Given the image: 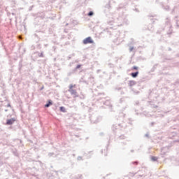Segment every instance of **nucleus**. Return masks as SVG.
Returning a JSON list of instances; mask_svg holds the SVG:
<instances>
[{"instance_id": "f257e3e1", "label": "nucleus", "mask_w": 179, "mask_h": 179, "mask_svg": "<svg viewBox=\"0 0 179 179\" xmlns=\"http://www.w3.org/2000/svg\"><path fill=\"white\" fill-rule=\"evenodd\" d=\"M90 120L92 124H97V122L101 121V117L96 114H93L90 117Z\"/></svg>"}, {"instance_id": "f03ea898", "label": "nucleus", "mask_w": 179, "mask_h": 179, "mask_svg": "<svg viewBox=\"0 0 179 179\" xmlns=\"http://www.w3.org/2000/svg\"><path fill=\"white\" fill-rule=\"evenodd\" d=\"M83 43L85 45H86V44H93V43H94V41H93V39H92V37L88 36L83 41Z\"/></svg>"}, {"instance_id": "7ed1b4c3", "label": "nucleus", "mask_w": 179, "mask_h": 179, "mask_svg": "<svg viewBox=\"0 0 179 179\" xmlns=\"http://www.w3.org/2000/svg\"><path fill=\"white\" fill-rule=\"evenodd\" d=\"M15 121H16V118L15 117L8 119L6 120V125H13V124H15Z\"/></svg>"}, {"instance_id": "20e7f679", "label": "nucleus", "mask_w": 179, "mask_h": 179, "mask_svg": "<svg viewBox=\"0 0 179 179\" xmlns=\"http://www.w3.org/2000/svg\"><path fill=\"white\" fill-rule=\"evenodd\" d=\"M69 93H71V96H74V97H78V92H76V90H69Z\"/></svg>"}, {"instance_id": "39448f33", "label": "nucleus", "mask_w": 179, "mask_h": 179, "mask_svg": "<svg viewBox=\"0 0 179 179\" xmlns=\"http://www.w3.org/2000/svg\"><path fill=\"white\" fill-rule=\"evenodd\" d=\"M10 150L14 156H16V157H19V152H17V150L16 148H11Z\"/></svg>"}, {"instance_id": "423d86ee", "label": "nucleus", "mask_w": 179, "mask_h": 179, "mask_svg": "<svg viewBox=\"0 0 179 179\" xmlns=\"http://www.w3.org/2000/svg\"><path fill=\"white\" fill-rule=\"evenodd\" d=\"M103 105L107 106L108 107H113L111 105V101L110 100L103 101Z\"/></svg>"}, {"instance_id": "0eeeda50", "label": "nucleus", "mask_w": 179, "mask_h": 179, "mask_svg": "<svg viewBox=\"0 0 179 179\" xmlns=\"http://www.w3.org/2000/svg\"><path fill=\"white\" fill-rule=\"evenodd\" d=\"M52 106V101L51 99H49V100L48 101V102L46 103V104H45V107L46 108H48V107H50V106Z\"/></svg>"}, {"instance_id": "6e6552de", "label": "nucleus", "mask_w": 179, "mask_h": 179, "mask_svg": "<svg viewBox=\"0 0 179 179\" xmlns=\"http://www.w3.org/2000/svg\"><path fill=\"white\" fill-rule=\"evenodd\" d=\"M138 75H139V71L133 72L130 74L131 78H138Z\"/></svg>"}, {"instance_id": "1a4fd4ad", "label": "nucleus", "mask_w": 179, "mask_h": 179, "mask_svg": "<svg viewBox=\"0 0 179 179\" xmlns=\"http://www.w3.org/2000/svg\"><path fill=\"white\" fill-rule=\"evenodd\" d=\"M115 129H120V124H113L112 127V131L115 132Z\"/></svg>"}, {"instance_id": "9d476101", "label": "nucleus", "mask_w": 179, "mask_h": 179, "mask_svg": "<svg viewBox=\"0 0 179 179\" xmlns=\"http://www.w3.org/2000/svg\"><path fill=\"white\" fill-rule=\"evenodd\" d=\"M135 85H136V81L135 80L129 81V86H130V87H132V86H135Z\"/></svg>"}, {"instance_id": "9b49d317", "label": "nucleus", "mask_w": 179, "mask_h": 179, "mask_svg": "<svg viewBox=\"0 0 179 179\" xmlns=\"http://www.w3.org/2000/svg\"><path fill=\"white\" fill-rule=\"evenodd\" d=\"M165 24L166 26H169V27H171V25H170V18L167 17L166 20H165Z\"/></svg>"}, {"instance_id": "f8f14e48", "label": "nucleus", "mask_w": 179, "mask_h": 179, "mask_svg": "<svg viewBox=\"0 0 179 179\" xmlns=\"http://www.w3.org/2000/svg\"><path fill=\"white\" fill-rule=\"evenodd\" d=\"M76 71H75L74 69L71 70L69 73H67V76H72V75H73V73H76Z\"/></svg>"}, {"instance_id": "ddd939ff", "label": "nucleus", "mask_w": 179, "mask_h": 179, "mask_svg": "<svg viewBox=\"0 0 179 179\" xmlns=\"http://www.w3.org/2000/svg\"><path fill=\"white\" fill-rule=\"evenodd\" d=\"M38 34H34V38H37L38 40H40V37L38 36H40V34H41V33H43V32L38 31Z\"/></svg>"}, {"instance_id": "4468645a", "label": "nucleus", "mask_w": 179, "mask_h": 179, "mask_svg": "<svg viewBox=\"0 0 179 179\" xmlns=\"http://www.w3.org/2000/svg\"><path fill=\"white\" fill-rule=\"evenodd\" d=\"M59 111H61V113H66V109H65V107H64V106H60L59 107Z\"/></svg>"}, {"instance_id": "2eb2a0df", "label": "nucleus", "mask_w": 179, "mask_h": 179, "mask_svg": "<svg viewBox=\"0 0 179 179\" xmlns=\"http://www.w3.org/2000/svg\"><path fill=\"white\" fill-rule=\"evenodd\" d=\"M157 157H155V156H151L150 157V160L151 162H157Z\"/></svg>"}, {"instance_id": "dca6fc26", "label": "nucleus", "mask_w": 179, "mask_h": 179, "mask_svg": "<svg viewBox=\"0 0 179 179\" xmlns=\"http://www.w3.org/2000/svg\"><path fill=\"white\" fill-rule=\"evenodd\" d=\"M38 57H39V58H44V52H38Z\"/></svg>"}, {"instance_id": "f3484780", "label": "nucleus", "mask_w": 179, "mask_h": 179, "mask_svg": "<svg viewBox=\"0 0 179 179\" xmlns=\"http://www.w3.org/2000/svg\"><path fill=\"white\" fill-rule=\"evenodd\" d=\"M82 66V65L81 64H78V65H77V66L76 67V68H74L73 69H74V71H75V72H77V71H78V69H80V68Z\"/></svg>"}, {"instance_id": "a211bd4d", "label": "nucleus", "mask_w": 179, "mask_h": 179, "mask_svg": "<svg viewBox=\"0 0 179 179\" xmlns=\"http://www.w3.org/2000/svg\"><path fill=\"white\" fill-rule=\"evenodd\" d=\"M80 82H83V83H85V85H89V82L86 81V80H83V78H81Z\"/></svg>"}, {"instance_id": "6ab92c4d", "label": "nucleus", "mask_w": 179, "mask_h": 179, "mask_svg": "<svg viewBox=\"0 0 179 179\" xmlns=\"http://www.w3.org/2000/svg\"><path fill=\"white\" fill-rule=\"evenodd\" d=\"M162 8L165 10H169V9H170V6H162Z\"/></svg>"}, {"instance_id": "aec40b11", "label": "nucleus", "mask_w": 179, "mask_h": 179, "mask_svg": "<svg viewBox=\"0 0 179 179\" xmlns=\"http://www.w3.org/2000/svg\"><path fill=\"white\" fill-rule=\"evenodd\" d=\"M157 68V64H155L151 69V72H155V70Z\"/></svg>"}, {"instance_id": "412c9836", "label": "nucleus", "mask_w": 179, "mask_h": 179, "mask_svg": "<svg viewBox=\"0 0 179 179\" xmlns=\"http://www.w3.org/2000/svg\"><path fill=\"white\" fill-rule=\"evenodd\" d=\"M125 99H129V97L124 96L123 98H121L120 99V103H123V101H125Z\"/></svg>"}, {"instance_id": "4be33fe9", "label": "nucleus", "mask_w": 179, "mask_h": 179, "mask_svg": "<svg viewBox=\"0 0 179 179\" xmlns=\"http://www.w3.org/2000/svg\"><path fill=\"white\" fill-rule=\"evenodd\" d=\"M138 69H139V67L136 66H134L131 68V71H138Z\"/></svg>"}, {"instance_id": "5701e85b", "label": "nucleus", "mask_w": 179, "mask_h": 179, "mask_svg": "<svg viewBox=\"0 0 179 179\" xmlns=\"http://www.w3.org/2000/svg\"><path fill=\"white\" fill-rule=\"evenodd\" d=\"M75 86H76V85H69V90H73V87H75Z\"/></svg>"}, {"instance_id": "b1692460", "label": "nucleus", "mask_w": 179, "mask_h": 179, "mask_svg": "<svg viewBox=\"0 0 179 179\" xmlns=\"http://www.w3.org/2000/svg\"><path fill=\"white\" fill-rule=\"evenodd\" d=\"M131 91L134 92V94H139L140 92L139 91H135L134 88H131Z\"/></svg>"}, {"instance_id": "393cba45", "label": "nucleus", "mask_w": 179, "mask_h": 179, "mask_svg": "<svg viewBox=\"0 0 179 179\" xmlns=\"http://www.w3.org/2000/svg\"><path fill=\"white\" fill-rule=\"evenodd\" d=\"M94 15V13H93V11H90L87 13V16H93Z\"/></svg>"}, {"instance_id": "a878e982", "label": "nucleus", "mask_w": 179, "mask_h": 179, "mask_svg": "<svg viewBox=\"0 0 179 179\" xmlns=\"http://www.w3.org/2000/svg\"><path fill=\"white\" fill-rule=\"evenodd\" d=\"M132 122H134V120L132 118H129V124H130V125H132Z\"/></svg>"}, {"instance_id": "bb28decb", "label": "nucleus", "mask_w": 179, "mask_h": 179, "mask_svg": "<svg viewBox=\"0 0 179 179\" xmlns=\"http://www.w3.org/2000/svg\"><path fill=\"white\" fill-rule=\"evenodd\" d=\"M126 138H127V137L124 135H122L119 137V139H126Z\"/></svg>"}, {"instance_id": "cd10ccee", "label": "nucleus", "mask_w": 179, "mask_h": 179, "mask_svg": "<svg viewBox=\"0 0 179 179\" xmlns=\"http://www.w3.org/2000/svg\"><path fill=\"white\" fill-rule=\"evenodd\" d=\"M104 152V156H107V148H106V150H101V153H103Z\"/></svg>"}, {"instance_id": "c85d7f7f", "label": "nucleus", "mask_w": 179, "mask_h": 179, "mask_svg": "<svg viewBox=\"0 0 179 179\" xmlns=\"http://www.w3.org/2000/svg\"><path fill=\"white\" fill-rule=\"evenodd\" d=\"M145 138H148V139L150 138V136H149V132L145 134Z\"/></svg>"}, {"instance_id": "c756f323", "label": "nucleus", "mask_w": 179, "mask_h": 179, "mask_svg": "<svg viewBox=\"0 0 179 179\" xmlns=\"http://www.w3.org/2000/svg\"><path fill=\"white\" fill-rule=\"evenodd\" d=\"M113 23H114V22H113V21L108 22V24H110V26H113Z\"/></svg>"}, {"instance_id": "7c9ffc66", "label": "nucleus", "mask_w": 179, "mask_h": 179, "mask_svg": "<svg viewBox=\"0 0 179 179\" xmlns=\"http://www.w3.org/2000/svg\"><path fill=\"white\" fill-rule=\"evenodd\" d=\"M22 61H20V62H19V69H22Z\"/></svg>"}, {"instance_id": "2f4dec72", "label": "nucleus", "mask_w": 179, "mask_h": 179, "mask_svg": "<svg viewBox=\"0 0 179 179\" xmlns=\"http://www.w3.org/2000/svg\"><path fill=\"white\" fill-rule=\"evenodd\" d=\"M133 10H135L136 12L139 13V9H138L136 7L133 8Z\"/></svg>"}, {"instance_id": "473e14b6", "label": "nucleus", "mask_w": 179, "mask_h": 179, "mask_svg": "<svg viewBox=\"0 0 179 179\" xmlns=\"http://www.w3.org/2000/svg\"><path fill=\"white\" fill-rule=\"evenodd\" d=\"M139 162L138 161H135L132 162V164H135L136 166L138 165Z\"/></svg>"}, {"instance_id": "72a5a7b5", "label": "nucleus", "mask_w": 179, "mask_h": 179, "mask_svg": "<svg viewBox=\"0 0 179 179\" xmlns=\"http://www.w3.org/2000/svg\"><path fill=\"white\" fill-rule=\"evenodd\" d=\"M105 8H107V9H110V4H106L105 6Z\"/></svg>"}, {"instance_id": "f704fd0d", "label": "nucleus", "mask_w": 179, "mask_h": 179, "mask_svg": "<svg viewBox=\"0 0 179 179\" xmlns=\"http://www.w3.org/2000/svg\"><path fill=\"white\" fill-rule=\"evenodd\" d=\"M176 27H179V20H176Z\"/></svg>"}, {"instance_id": "c9c22d12", "label": "nucleus", "mask_w": 179, "mask_h": 179, "mask_svg": "<svg viewBox=\"0 0 179 179\" xmlns=\"http://www.w3.org/2000/svg\"><path fill=\"white\" fill-rule=\"evenodd\" d=\"M77 160H78V161L83 160L82 157L78 156L77 158Z\"/></svg>"}, {"instance_id": "e433bc0d", "label": "nucleus", "mask_w": 179, "mask_h": 179, "mask_svg": "<svg viewBox=\"0 0 179 179\" xmlns=\"http://www.w3.org/2000/svg\"><path fill=\"white\" fill-rule=\"evenodd\" d=\"M129 51H130V52H132V51H134V47H131L129 48Z\"/></svg>"}, {"instance_id": "4c0bfd02", "label": "nucleus", "mask_w": 179, "mask_h": 179, "mask_svg": "<svg viewBox=\"0 0 179 179\" xmlns=\"http://www.w3.org/2000/svg\"><path fill=\"white\" fill-rule=\"evenodd\" d=\"M82 178V175H78V176L76 178V179H79Z\"/></svg>"}, {"instance_id": "58836bf2", "label": "nucleus", "mask_w": 179, "mask_h": 179, "mask_svg": "<svg viewBox=\"0 0 179 179\" xmlns=\"http://www.w3.org/2000/svg\"><path fill=\"white\" fill-rule=\"evenodd\" d=\"M121 89H122V87H116V88H115V90H121Z\"/></svg>"}, {"instance_id": "ea45409f", "label": "nucleus", "mask_w": 179, "mask_h": 179, "mask_svg": "<svg viewBox=\"0 0 179 179\" xmlns=\"http://www.w3.org/2000/svg\"><path fill=\"white\" fill-rule=\"evenodd\" d=\"M53 155H54V152H50V153L48 154V156L51 157V156H52Z\"/></svg>"}, {"instance_id": "a19ab883", "label": "nucleus", "mask_w": 179, "mask_h": 179, "mask_svg": "<svg viewBox=\"0 0 179 179\" xmlns=\"http://www.w3.org/2000/svg\"><path fill=\"white\" fill-rule=\"evenodd\" d=\"M135 105H136V106H138V105H139V101H136V103H135Z\"/></svg>"}, {"instance_id": "79ce46f5", "label": "nucleus", "mask_w": 179, "mask_h": 179, "mask_svg": "<svg viewBox=\"0 0 179 179\" xmlns=\"http://www.w3.org/2000/svg\"><path fill=\"white\" fill-rule=\"evenodd\" d=\"M151 127H153L155 125V122H152L150 123Z\"/></svg>"}, {"instance_id": "37998d69", "label": "nucleus", "mask_w": 179, "mask_h": 179, "mask_svg": "<svg viewBox=\"0 0 179 179\" xmlns=\"http://www.w3.org/2000/svg\"><path fill=\"white\" fill-rule=\"evenodd\" d=\"M179 83V80H177L176 82H175V84L177 85Z\"/></svg>"}, {"instance_id": "c03bdc74", "label": "nucleus", "mask_w": 179, "mask_h": 179, "mask_svg": "<svg viewBox=\"0 0 179 179\" xmlns=\"http://www.w3.org/2000/svg\"><path fill=\"white\" fill-rule=\"evenodd\" d=\"M103 99H104V98H99V99H97V101H100V100H103Z\"/></svg>"}, {"instance_id": "a18cd8bd", "label": "nucleus", "mask_w": 179, "mask_h": 179, "mask_svg": "<svg viewBox=\"0 0 179 179\" xmlns=\"http://www.w3.org/2000/svg\"><path fill=\"white\" fill-rule=\"evenodd\" d=\"M108 34H109V36H111V31H108Z\"/></svg>"}, {"instance_id": "49530a36", "label": "nucleus", "mask_w": 179, "mask_h": 179, "mask_svg": "<svg viewBox=\"0 0 179 179\" xmlns=\"http://www.w3.org/2000/svg\"><path fill=\"white\" fill-rule=\"evenodd\" d=\"M7 107H10V103H8Z\"/></svg>"}, {"instance_id": "de8ad7c7", "label": "nucleus", "mask_w": 179, "mask_h": 179, "mask_svg": "<svg viewBox=\"0 0 179 179\" xmlns=\"http://www.w3.org/2000/svg\"><path fill=\"white\" fill-rule=\"evenodd\" d=\"M157 34H160V31H157Z\"/></svg>"}, {"instance_id": "09e8293b", "label": "nucleus", "mask_w": 179, "mask_h": 179, "mask_svg": "<svg viewBox=\"0 0 179 179\" xmlns=\"http://www.w3.org/2000/svg\"><path fill=\"white\" fill-rule=\"evenodd\" d=\"M71 56H69L68 57V59H71Z\"/></svg>"}, {"instance_id": "8fccbe9b", "label": "nucleus", "mask_w": 179, "mask_h": 179, "mask_svg": "<svg viewBox=\"0 0 179 179\" xmlns=\"http://www.w3.org/2000/svg\"><path fill=\"white\" fill-rule=\"evenodd\" d=\"M55 173L58 175V171H55Z\"/></svg>"}, {"instance_id": "3c124183", "label": "nucleus", "mask_w": 179, "mask_h": 179, "mask_svg": "<svg viewBox=\"0 0 179 179\" xmlns=\"http://www.w3.org/2000/svg\"><path fill=\"white\" fill-rule=\"evenodd\" d=\"M134 150H131V153H134Z\"/></svg>"}, {"instance_id": "603ef678", "label": "nucleus", "mask_w": 179, "mask_h": 179, "mask_svg": "<svg viewBox=\"0 0 179 179\" xmlns=\"http://www.w3.org/2000/svg\"><path fill=\"white\" fill-rule=\"evenodd\" d=\"M43 89H44V87H42L41 88V90H43Z\"/></svg>"}, {"instance_id": "864d4df0", "label": "nucleus", "mask_w": 179, "mask_h": 179, "mask_svg": "<svg viewBox=\"0 0 179 179\" xmlns=\"http://www.w3.org/2000/svg\"><path fill=\"white\" fill-rule=\"evenodd\" d=\"M169 51H171V49L170 48H169Z\"/></svg>"}, {"instance_id": "5fc2aeb1", "label": "nucleus", "mask_w": 179, "mask_h": 179, "mask_svg": "<svg viewBox=\"0 0 179 179\" xmlns=\"http://www.w3.org/2000/svg\"><path fill=\"white\" fill-rule=\"evenodd\" d=\"M120 94H124V92H122L120 93Z\"/></svg>"}, {"instance_id": "6e6d98bb", "label": "nucleus", "mask_w": 179, "mask_h": 179, "mask_svg": "<svg viewBox=\"0 0 179 179\" xmlns=\"http://www.w3.org/2000/svg\"><path fill=\"white\" fill-rule=\"evenodd\" d=\"M167 34H171V32L167 33Z\"/></svg>"}, {"instance_id": "4d7b16f0", "label": "nucleus", "mask_w": 179, "mask_h": 179, "mask_svg": "<svg viewBox=\"0 0 179 179\" xmlns=\"http://www.w3.org/2000/svg\"><path fill=\"white\" fill-rule=\"evenodd\" d=\"M100 135H103V133H101Z\"/></svg>"}, {"instance_id": "13d9d810", "label": "nucleus", "mask_w": 179, "mask_h": 179, "mask_svg": "<svg viewBox=\"0 0 179 179\" xmlns=\"http://www.w3.org/2000/svg\"><path fill=\"white\" fill-rule=\"evenodd\" d=\"M123 145H127V143H123Z\"/></svg>"}, {"instance_id": "bf43d9fd", "label": "nucleus", "mask_w": 179, "mask_h": 179, "mask_svg": "<svg viewBox=\"0 0 179 179\" xmlns=\"http://www.w3.org/2000/svg\"><path fill=\"white\" fill-rule=\"evenodd\" d=\"M148 30H152V29H149V27H148Z\"/></svg>"}, {"instance_id": "052dcab7", "label": "nucleus", "mask_w": 179, "mask_h": 179, "mask_svg": "<svg viewBox=\"0 0 179 179\" xmlns=\"http://www.w3.org/2000/svg\"><path fill=\"white\" fill-rule=\"evenodd\" d=\"M5 111H8V110H5Z\"/></svg>"}, {"instance_id": "680f3d73", "label": "nucleus", "mask_w": 179, "mask_h": 179, "mask_svg": "<svg viewBox=\"0 0 179 179\" xmlns=\"http://www.w3.org/2000/svg\"><path fill=\"white\" fill-rule=\"evenodd\" d=\"M150 26H152V24H150Z\"/></svg>"}, {"instance_id": "e2e57ef3", "label": "nucleus", "mask_w": 179, "mask_h": 179, "mask_svg": "<svg viewBox=\"0 0 179 179\" xmlns=\"http://www.w3.org/2000/svg\"><path fill=\"white\" fill-rule=\"evenodd\" d=\"M177 142H179V141H177Z\"/></svg>"}]
</instances>
